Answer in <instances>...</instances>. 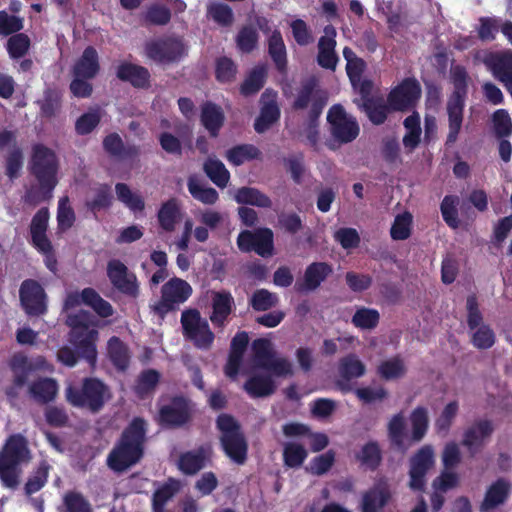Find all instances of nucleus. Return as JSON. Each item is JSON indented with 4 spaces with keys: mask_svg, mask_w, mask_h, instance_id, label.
I'll list each match as a JSON object with an SVG mask.
<instances>
[{
    "mask_svg": "<svg viewBox=\"0 0 512 512\" xmlns=\"http://www.w3.org/2000/svg\"><path fill=\"white\" fill-rule=\"evenodd\" d=\"M145 56L157 64H172L186 55L183 41L176 37H160L149 40L144 45Z\"/></svg>",
    "mask_w": 512,
    "mask_h": 512,
    "instance_id": "obj_12",
    "label": "nucleus"
},
{
    "mask_svg": "<svg viewBox=\"0 0 512 512\" xmlns=\"http://www.w3.org/2000/svg\"><path fill=\"white\" fill-rule=\"evenodd\" d=\"M307 451L303 445L295 442H288L283 448V461L289 468L300 467L307 458Z\"/></svg>",
    "mask_w": 512,
    "mask_h": 512,
    "instance_id": "obj_56",
    "label": "nucleus"
},
{
    "mask_svg": "<svg viewBox=\"0 0 512 512\" xmlns=\"http://www.w3.org/2000/svg\"><path fill=\"white\" fill-rule=\"evenodd\" d=\"M460 199L456 195H446L440 204V211L444 222L452 229L460 226L458 205Z\"/></svg>",
    "mask_w": 512,
    "mask_h": 512,
    "instance_id": "obj_53",
    "label": "nucleus"
},
{
    "mask_svg": "<svg viewBox=\"0 0 512 512\" xmlns=\"http://www.w3.org/2000/svg\"><path fill=\"white\" fill-rule=\"evenodd\" d=\"M459 410L457 401L449 402L442 410L441 414L435 420V430L438 434L446 435L456 418Z\"/></svg>",
    "mask_w": 512,
    "mask_h": 512,
    "instance_id": "obj_60",
    "label": "nucleus"
},
{
    "mask_svg": "<svg viewBox=\"0 0 512 512\" xmlns=\"http://www.w3.org/2000/svg\"><path fill=\"white\" fill-rule=\"evenodd\" d=\"M181 324L184 336L191 340L195 347L208 350L211 348L215 335L208 321L201 317L197 309H187L181 314Z\"/></svg>",
    "mask_w": 512,
    "mask_h": 512,
    "instance_id": "obj_13",
    "label": "nucleus"
},
{
    "mask_svg": "<svg viewBox=\"0 0 512 512\" xmlns=\"http://www.w3.org/2000/svg\"><path fill=\"white\" fill-rule=\"evenodd\" d=\"M254 361L257 367L264 369L275 356L271 342L265 338L255 339L252 343Z\"/></svg>",
    "mask_w": 512,
    "mask_h": 512,
    "instance_id": "obj_59",
    "label": "nucleus"
},
{
    "mask_svg": "<svg viewBox=\"0 0 512 512\" xmlns=\"http://www.w3.org/2000/svg\"><path fill=\"white\" fill-rule=\"evenodd\" d=\"M220 444L225 455L234 463L243 465L247 460L248 443L239 422L230 414L221 413L216 419Z\"/></svg>",
    "mask_w": 512,
    "mask_h": 512,
    "instance_id": "obj_7",
    "label": "nucleus"
},
{
    "mask_svg": "<svg viewBox=\"0 0 512 512\" xmlns=\"http://www.w3.org/2000/svg\"><path fill=\"white\" fill-rule=\"evenodd\" d=\"M200 122L210 137H218L225 122L222 108L211 101L204 102L201 106Z\"/></svg>",
    "mask_w": 512,
    "mask_h": 512,
    "instance_id": "obj_30",
    "label": "nucleus"
},
{
    "mask_svg": "<svg viewBox=\"0 0 512 512\" xmlns=\"http://www.w3.org/2000/svg\"><path fill=\"white\" fill-rule=\"evenodd\" d=\"M116 77L134 88H147L150 85V72L141 65L123 61L116 68Z\"/></svg>",
    "mask_w": 512,
    "mask_h": 512,
    "instance_id": "obj_27",
    "label": "nucleus"
},
{
    "mask_svg": "<svg viewBox=\"0 0 512 512\" xmlns=\"http://www.w3.org/2000/svg\"><path fill=\"white\" fill-rule=\"evenodd\" d=\"M262 153L258 147L253 144H238L226 151L225 157L233 166H241L245 162L258 160Z\"/></svg>",
    "mask_w": 512,
    "mask_h": 512,
    "instance_id": "obj_40",
    "label": "nucleus"
},
{
    "mask_svg": "<svg viewBox=\"0 0 512 512\" xmlns=\"http://www.w3.org/2000/svg\"><path fill=\"white\" fill-rule=\"evenodd\" d=\"M333 273L332 265L327 262H312L309 264L303 275L302 281H297L295 289L297 292H312Z\"/></svg>",
    "mask_w": 512,
    "mask_h": 512,
    "instance_id": "obj_25",
    "label": "nucleus"
},
{
    "mask_svg": "<svg viewBox=\"0 0 512 512\" xmlns=\"http://www.w3.org/2000/svg\"><path fill=\"white\" fill-rule=\"evenodd\" d=\"M243 389L253 399L265 398L274 394L276 384L271 376L256 374L246 380Z\"/></svg>",
    "mask_w": 512,
    "mask_h": 512,
    "instance_id": "obj_34",
    "label": "nucleus"
},
{
    "mask_svg": "<svg viewBox=\"0 0 512 512\" xmlns=\"http://www.w3.org/2000/svg\"><path fill=\"white\" fill-rule=\"evenodd\" d=\"M511 484L505 478H498L486 490L480 504L481 512H488L504 504L509 498Z\"/></svg>",
    "mask_w": 512,
    "mask_h": 512,
    "instance_id": "obj_28",
    "label": "nucleus"
},
{
    "mask_svg": "<svg viewBox=\"0 0 512 512\" xmlns=\"http://www.w3.org/2000/svg\"><path fill=\"white\" fill-rule=\"evenodd\" d=\"M338 372L343 378L357 379L365 374L366 367L356 354L351 353L340 359Z\"/></svg>",
    "mask_w": 512,
    "mask_h": 512,
    "instance_id": "obj_51",
    "label": "nucleus"
},
{
    "mask_svg": "<svg viewBox=\"0 0 512 512\" xmlns=\"http://www.w3.org/2000/svg\"><path fill=\"white\" fill-rule=\"evenodd\" d=\"M32 459L27 438L21 433L9 435L0 449V482L3 487L16 489L20 484L22 466Z\"/></svg>",
    "mask_w": 512,
    "mask_h": 512,
    "instance_id": "obj_4",
    "label": "nucleus"
},
{
    "mask_svg": "<svg viewBox=\"0 0 512 512\" xmlns=\"http://www.w3.org/2000/svg\"><path fill=\"white\" fill-rule=\"evenodd\" d=\"M94 197L85 201L86 208L96 215L101 210L109 209L113 202L110 185L100 184L93 189Z\"/></svg>",
    "mask_w": 512,
    "mask_h": 512,
    "instance_id": "obj_49",
    "label": "nucleus"
},
{
    "mask_svg": "<svg viewBox=\"0 0 512 512\" xmlns=\"http://www.w3.org/2000/svg\"><path fill=\"white\" fill-rule=\"evenodd\" d=\"M236 243L238 249L243 253L255 252L263 258H269L274 254V234L267 227L254 231H241L237 236Z\"/></svg>",
    "mask_w": 512,
    "mask_h": 512,
    "instance_id": "obj_17",
    "label": "nucleus"
},
{
    "mask_svg": "<svg viewBox=\"0 0 512 512\" xmlns=\"http://www.w3.org/2000/svg\"><path fill=\"white\" fill-rule=\"evenodd\" d=\"M192 293L193 289L187 281L172 277L162 285L160 299L151 306L152 312L163 319L185 303Z\"/></svg>",
    "mask_w": 512,
    "mask_h": 512,
    "instance_id": "obj_9",
    "label": "nucleus"
},
{
    "mask_svg": "<svg viewBox=\"0 0 512 512\" xmlns=\"http://www.w3.org/2000/svg\"><path fill=\"white\" fill-rule=\"evenodd\" d=\"M336 31L332 26L325 28V35L321 36L318 41L317 63L320 67L335 71L339 61L336 48Z\"/></svg>",
    "mask_w": 512,
    "mask_h": 512,
    "instance_id": "obj_26",
    "label": "nucleus"
},
{
    "mask_svg": "<svg viewBox=\"0 0 512 512\" xmlns=\"http://www.w3.org/2000/svg\"><path fill=\"white\" fill-rule=\"evenodd\" d=\"M82 303L92 308L101 318H108L114 313L112 305L91 287L82 290Z\"/></svg>",
    "mask_w": 512,
    "mask_h": 512,
    "instance_id": "obj_42",
    "label": "nucleus"
},
{
    "mask_svg": "<svg viewBox=\"0 0 512 512\" xmlns=\"http://www.w3.org/2000/svg\"><path fill=\"white\" fill-rule=\"evenodd\" d=\"M52 466L47 460H41L37 467L28 476L24 485V493L26 496H31L39 492L48 482L49 473Z\"/></svg>",
    "mask_w": 512,
    "mask_h": 512,
    "instance_id": "obj_41",
    "label": "nucleus"
},
{
    "mask_svg": "<svg viewBox=\"0 0 512 512\" xmlns=\"http://www.w3.org/2000/svg\"><path fill=\"white\" fill-rule=\"evenodd\" d=\"M357 106L366 113L374 125L383 124L391 110L388 103H384L382 99H367V102H357Z\"/></svg>",
    "mask_w": 512,
    "mask_h": 512,
    "instance_id": "obj_47",
    "label": "nucleus"
},
{
    "mask_svg": "<svg viewBox=\"0 0 512 512\" xmlns=\"http://www.w3.org/2000/svg\"><path fill=\"white\" fill-rule=\"evenodd\" d=\"M407 372L405 363L400 356H394L382 361L377 367V374L384 380H395L403 377Z\"/></svg>",
    "mask_w": 512,
    "mask_h": 512,
    "instance_id": "obj_50",
    "label": "nucleus"
},
{
    "mask_svg": "<svg viewBox=\"0 0 512 512\" xmlns=\"http://www.w3.org/2000/svg\"><path fill=\"white\" fill-rule=\"evenodd\" d=\"M210 321L216 328H224L235 309V301L230 291L221 290L212 293Z\"/></svg>",
    "mask_w": 512,
    "mask_h": 512,
    "instance_id": "obj_24",
    "label": "nucleus"
},
{
    "mask_svg": "<svg viewBox=\"0 0 512 512\" xmlns=\"http://www.w3.org/2000/svg\"><path fill=\"white\" fill-rule=\"evenodd\" d=\"M330 133L338 144L353 142L360 133L357 119L346 112L341 104H334L327 113Z\"/></svg>",
    "mask_w": 512,
    "mask_h": 512,
    "instance_id": "obj_14",
    "label": "nucleus"
},
{
    "mask_svg": "<svg viewBox=\"0 0 512 512\" xmlns=\"http://www.w3.org/2000/svg\"><path fill=\"white\" fill-rule=\"evenodd\" d=\"M454 86L447 101L448 134L446 146H452L458 139L464 119L465 100L468 93V74L463 66H456L451 71Z\"/></svg>",
    "mask_w": 512,
    "mask_h": 512,
    "instance_id": "obj_5",
    "label": "nucleus"
},
{
    "mask_svg": "<svg viewBox=\"0 0 512 512\" xmlns=\"http://www.w3.org/2000/svg\"><path fill=\"white\" fill-rule=\"evenodd\" d=\"M380 321V313L374 308L360 307L352 316V324L361 330H372Z\"/></svg>",
    "mask_w": 512,
    "mask_h": 512,
    "instance_id": "obj_54",
    "label": "nucleus"
},
{
    "mask_svg": "<svg viewBox=\"0 0 512 512\" xmlns=\"http://www.w3.org/2000/svg\"><path fill=\"white\" fill-rule=\"evenodd\" d=\"M205 464L206 449L203 446L182 453L178 460V467L185 475H195L205 467Z\"/></svg>",
    "mask_w": 512,
    "mask_h": 512,
    "instance_id": "obj_38",
    "label": "nucleus"
},
{
    "mask_svg": "<svg viewBox=\"0 0 512 512\" xmlns=\"http://www.w3.org/2000/svg\"><path fill=\"white\" fill-rule=\"evenodd\" d=\"M181 216L180 206L176 198H170L161 204L157 219L159 226L166 232H173Z\"/></svg>",
    "mask_w": 512,
    "mask_h": 512,
    "instance_id": "obj_36",
    "label": "nucleus"
},
{
    "mask_svg": "<svg viewBox=\"0 0 512 512\" xmlns=\"http://www.w3.org/2000/svg\"><path fill=\"white\" fill-rule=\"evenodd\" d=\"M63 503L65 507L63 512H92L89 501L80 492H67Z\"/></svg>",
    "mask_w": 512,
    "mask_h": 512,
    "instance_id": "obj_64",
    "label": "nucleus"
},
{
    "mask_svg": "<svg viewBox=\"0 0 512 512\" xmlns=\"http://www.w3.org/2000/svg\"><path fill=\"white\" fill-rule=\"evenodd\" d=\"M326 104L327 97L325 92L318 89V80L310 77L301 82L291 107L295 111L309 108L307 118L314 121L319 120Z\"/></svg>",
    "mask_w": 512,
    "mask_h": 512,
    "instance_id": "obj_10",
    "label": "nucleus"
},
{
    "mask_svg": "<svg viewBox=\"0 0 512 512\" xmlns=\"http://www.w3.org/2000/svg\"><path fill=\"white\" fill-rule=\"evenodd\" d=\"M40 114L43 118L51 119L57 115L62 105V94L56 88L44 90L43 98L37 101Z\"/></svg>",
    "mask_w": 512,
    "mask_h": 512,
    "instance_id": "obj_44",
    "label": "nucleus"
},
{
    "mask_svg": "<svg viewBox=\"0 0 512 512\" xmlns=\"http://www.w3.org/2000/svg\"><path fill=\"white\" fill-rule=\"evenodd\" d=\"M30 397L39 404H48L57 396L58 383L50 377H39L28 385Z\"/></svg>",
    "mask_w": 512,
    "mask_h": 512,
    "instance_id": "obj_32",
    "label": "nucleus"
},
{
    "mask_svg": "<svg viewBox=\"0 0 512 512\" xmlns=\"http://www.w3.org/2000/svg\"><path fill=\"white\" fill-rule=\"evenodd\" d=\"M67 325L71 328L70 341L75 349L62 346L57 352V360L67 367H74L79 358H83L91 368L97 363L96 341L99 332L92 327L91 315L86 311H79L67 318Z\"/></svg>",
    "mask_w": 512,
    "mask_h": 512,
    "instance_id": "obj_1",
    "label": "nucleus"
},
{
    "mask_svg": "<svg viewBox=\"0 0 512 512\" xmlns=\"http://www.w3.org/2000/svg\"><path fill=\"white\" fill-rule=\"evenodd\" d=\"M264 68L253 69L240 86V93L243 96H251L259 92L265 84Z\"/></svg>",
    "mask_w": 512,
    "mask_h": 512,
    "instance_id": "obj_62",
    "label": "nucleus"
},
{
    "mask_svg": "<svg viewBox=\"0 0 512 512\" xmlns=\"http://www.w3.org/2000/svg\"><path fill=\"white\" fill-rule=\"evenodd\" d=\"M101 122V113L98 108L83 113L75 122L77 135L85 136L90 134Z\"/></svg>",
    "mask_w": 512,
    "mask_h": 512,
    "instance_id": "obj_61",
    "label": "nucleus"
},
{
    "mask_svg": "<svg viewBox=\"0 0 512 512\" xmlns=\"http://www.w3.org/2000/svg\"><path fill=\"white\" fill-rule=\"evenodd\" d=\"M409 419L412 427V441H422L423 438L426 436L429 428V415L427 408L424 406H417L411 412Z\"/></svg>",
    "mask_w": 512,
    "mask_h": 512,
    "instance_id": "obj_48",
    "label": "nucleus"
},
{
    "mask_svg": "<svg viewBox=\"0 0 512 512\" xmlns=\"http://www.w3.org/2000/svg\"><path fill=\"white\" fill-rule=\"evenodd\" d=\"M487 65L495 78L504 84L507 91H512V52L492 54Z\"/></svg>",
    "mask_w": 512,
    "mask_h": 512,
    "instance_id": "obj_29",
    "label": "nucleus"
},
{
    "mask_svg": "<svg viewBox=\"0 0 512 512\" xmlns=\"http://www.w3.org/2000/svg\"><path fill=\"white\" fill-rule=\"evenodd\" d=\"M22 309L29 317H39L48 310V296L43 286L35 279H25L19 288Z\"/></svg>",
    "mask_w": 512,
    "mask_h": 512,
    "instance_id": "obj_18",
    "label": "nucleus"
},
{
    "mask_svg": "<svg viewBox=\"0 0 512 512\" xmlns=\"http://www.w3.org/2000/svg\"><path fill=\"white\" fill-rule=\"evenodd\" d=\"M115 192L117 199L131 211L141 212L145 209L143 198L138 194H134L127 184L117 183L115 185Z\"/></svg>",
    "mask_w": 512,
    "mask_h": 512,
    "instance_id": "obj_55",
    "label": "nucleus"
},
{
    "mask_svg": "<svg viewBox=\"0 0 512 512\" xmlns=\"http://www.w3.org/2000/svg\"><path fill=\"white\" fill-rule=\"evenodd\" d=\"M495 428L493 422L489 419L475 420L468 428L465 429L461 444L469 454L475 456L490 439Z\"/></svg>",
    "mask_w": 512,
    "mask_h": 512,
    "instance_id": "obj_21",
    "label": "nucleus"
},
{
    "mask_svg": "<svg viewBox=\"0 0 512 512\" xmlns=\"http://www.w3.org/2000/svg\"><path fill=\"white\" fill-rule=\"evenodd\" d=\"M355 457L362 466L370 471L377 470L383 459L382 451L376 441H369L364 444Z\"/></svg>",
    "mask_w": 512,
    "mask_h": 512,
    "instance_id": "obj_43",
    "label": "nucleus"
},
{
    "mask_svg": "<svg viewBox=\"0 0 512 512\" xmlns=\"http://www.w3.org/2000/svg\"><path fill=\"white\" fill-rule=\"evenodd\" d=\"M405 429L406 423L403 413L399 412L393 415L387 425L388 439L391 446L401 452H405L407 450V446L405 445Z\"/></svg>",
    "mask_w": 512,
    "mask_h": 512,
    "instance_id": "obj_39",
    "label": "nucleus"
},
{
    "mask_svg": "<svg viewBox=\"0 0 512 512\" xmlns=\"http://www.w3.org/2000/svg\"><path fill=\"white\" fill-rule=\"evenodd\" d=\"M146 25L164 26L171 20V11L164 5L152 4L143 15Z\"/></svg>",
    "mask_w": 512,
    "mask_h": 512,
    "instance_id": "obj_63",
    "label": "nucleus"
},
{
    "mask_svg": "<svg viewBox=\"0 0 512 512\" xmlns=\"http://www.w3.org/2000/svg\"><path fill=\"white\" fill-rule=\"evenodd\" d=\"M160 381V373L155 369L143 370L135 384V393L144 398L154 392Z\"/></svg>",
    "mask_w": 512,
    "mask_h": 512,
    "instance_id": "obj_52",
    "label": "nucleus"
},
{
    "mask_svg": "<svg viewBox=\"0 0 512 512\" xmlns=\"http://www.w3.org/2000/svg\"><path fill=\"white\" fill-rule=\"evenodd\" d=\"M146 434V420L142 417H134L108 454V467L115 472H123L138 463L144 454Z\"/></svg>",
    "mask_w": 512,
    "mask_h": 512,
    "instance_id": "obj_2",
    "label": "nucleus"
},
{
    "mask_svg": "<svg viewBox=\"0 0 512 512\" xmlns=\"http://www.w3.org/2000/svg\"><path fill=\"white\" fill-rule=\"evenodd\" d=\"M106 272L111 285L118 292L131 299L139 297L140 284L137 276L121 260H109Z\"/></svg>",
    "mask_w": 512,
    "mask_h": 512,
    "instance_id": "obj_19",
    "label": "nucleus"
},
{
    "mask_svg": "<svg viewBox=\"0 0 512 512\" xmlns=\"http://www.w3.org/2000/svg\"><path fill=\"white\" fill-rule=\"evenodd\" d=\"M203 171L221 189L225 188L230 180V172L223 162L217 158H207L203 165Z\"/></svg>",
    "mask_w": 512,
    "mask_h": 512,
    "instance_id": "obj_45",
    "label": "nucleus"
},
{
    "mask_svg": "<svg viewBox=\"0 0 512 512\" xmlns=\"http://www.w3.org/2000/svg\"><path fill=\"white\" fill-rule=\"evenodd\" d=\"M107 356L118 371H126L130 365L131 354L128 345L119 337L112 336L107 341Z\"/></svg>",
    "mask_w": 512,
    "mask_h": 512,
    "instance_id": "obj_33",
    "label": "nucleus"
},
{
    "mask_svg": "<svg viewBox=\"0 0 512 512\" xmlns=\"http://www.w3.org/2000/svg\"><path fill=\"white\" fill-rule=\"evenodd\" d=\"M259 35L257 30L251 25L243 26L236 36V46L242 53H251L258 44Z\"/></svg>",
    "mask_w": 512,
    "mask_h": 512,
    "instance_id": "obj_57",
    "label": "nucleus"
},
{
    "mask_svg": "<svg viewBox=\"0 0 512 512\" xmlns=\"http://www.w3.org/2000/svg\"><path fill=\"white\" fill-rule=\"evenodd\" d=\"M278 302L279 298L276 293L262 288L254 291L249 300V305L255 311H267L275 307Z\"/></svg>",
    "mask_w": 512,
    "mask_h": 512,
    "instance_id": "obj_58",
    "label": "nucleus"
},
{
    "mask_svg": "<svg viewBox=\"0 0 512 512\" xmlns=\"http://www.w3.org/2000/svg\"><path fill=\"white\" fill-rule=\"evenodd\" d=\"M260 113L254 121V129L262 134L268 131L281 116L277 102V92L273 89H266L260 97Z\"/></svg>",
    "mask_w": 512,
    "mask_h": 512,
    "instance_id": "obj_22",
    "label": "nucleus"
},
{
    "mask_svg": "<svg viewBox=\"0 0 512 512\" xmlns=\"http://www.w3.org/2000/svg\"><path fill=\"white\" fill-rule=\"evenodd\" d=\"M235 201L241 205H251L259 208L270 209L272 200L268 195L254 187H240L236 190Z\"/></svg>",
    "mask_w": 512,
    "mask_h": 512,
    "instance_id": "obj_37",
    "label": "nucleus"
},
{
    "mask_svg": "<svg viewBox=\"0 0 512 512\" xmlns=\"http://www.w3.org/2000/svg\"><path fill=\"white\" fill-rule=\"evenodd\" d=\"M268 54L271 57L276 69L280 73L287 71V51L279 30H274L268 38Z\"/></svg>",
    "mask_w": 512,
    "mask_h": 512,
    "instance_id": "obj_35",
    "label": "nucleus"
},
{
    "mask_svg": "<svg viewBox=\"0 0 512 512\" xmlns=\"http://www.w3.org/2000/svg\"><path fill=\"white\" fill-rule=\"evenodd\" d=\"M110 397L109 387L96 377H85L81 386L70 384L65 389V398L70 405L91 413L100 412Z\"/></svg>",
    "mask_w": 512,
    "mask_h": 512,
    "instance_id": "obj_6",
    "label": "nucleus"
},
{
    "mask_svg": "<svg viewBox=\"0 0 512 512\" xmlns=\"http://www.w3.org/2000/svg\"><path fill=\"white\" fill-rule=\"evenodd\" d=\"M49 221V210L46 207L40 208L32 217L30 224L31 243L34 248L45 256V265L53 273L57 270V259L53 246L47 237Z\"/></svg>",
    "mask_w": 512,
    "mask_h": 512,
    "instance_id": "obj_11",
    "label": "nucleus"
},
{
    "mask_svg": "<svg viewBox=\"0 0 512 512\" xmlns=\"http://www.w3.org/2000/svg\"><path fill=\"white\" fill-rule=\"evenodd\" d=\"M30 172L38 181L39 188L28 190L25 201L32 205L49 201L58 184V159L55 152L43 144H36L33 147Z\"/></svg>",
    "mask_w": 512,
    "mask_h": 512,
    "instance_id": "obj_3",
    "label": "nucleus"
},
{
    "mask_svg": "<svg viewBox=\"0 0 512 512\" xmlns=\"http://www.w3.org/2000/svg\"><path fill=\"white\" fill-rule=\"evenodd\" d=\"M193 413L194 403L190 398L174 395L159 407L155 421L166 430L180 429L192 421Z\"/></svg>",
    "mask_w": 512,
    "mask_h": 512,
    "instance_id": "obj_8",
    "label": "nucleus"
},
{
    "mask_svg": "<svg viewBox=\"0 0 512 512\" xmlns=\"http://www.w3.org/2000/svg\"><path fill=\"white\" fill-rule=\"evenodd\" d=\"M100 71L99 55L93 46H87L72 68L73 76L95 78Z\"/></svg>",
    "mask_w": 512,
    "mask_h": 512,
    "instance_id": "obj_31",
    "label": "nucleus"
},
{
    "mask_svg": "<svg viewBox=\"0 0 512 512\" xmlns=\"http://www.w3.org/2000/svg\"><path fill=\"white\" fill-rule=\"evenodd\" d=\"M391 498L392 492L389 481L382 477L363 493L360 510L361 512H381Z\"/></svg>",
    "mask_w": 512,
    "mask_h": 512,
    "instance_id": "obj_23",
    "label": "nucleus"
},
{
    "mask_svg": "<svg viewBox=\"0 0 512 512\" xmlns=\"http://www.w3.org/2000/svg\"><path fill=\"white\" fill-rule=\"evenodd\" d=\"M103 148L114 157H135L139 153L138 147L130 145L124 146V142L118 133H110L103 139Z\"/></svg>",
    "mask_w": 512,
    "mask_h": 512,
    "instance_id": "obj_46",
    "label": "nucleus"
},
{
    "mask_svg": "<svg viewBox=\"0 0 512 512\" xmlns=\"http://www.w3.org/2000/svg\"><path fill=\"white\" fill-rule=\"evenodd\" d=\"M435 464L434 450L431 445L419 448L408 461V487L413 492H423L427 484V474Z\"/></svg>",
    "mask_w": 512,
    "mask_h": 512,
    "instance_id": "obj_15",
    "label": "nucleus"
},
{
    "mask_svg": "<svg viewBox=\"0 0 512 512\" xmlns=\"http://www.w3.org/2000/svg\"><path fill=\"white\" fill-rule=\"evenodd\" d=\"M421 93L419 81L414 77H407L391 89L387 95V103L391 111L408 112L416 107Z\"/></svg>",
    "mask_w": 512,
    "mask_h": 512,
    "instance_id": "obj_16",
    "label": "nucleus"
},
{
    "mask_svg": "<svg viewBox=\"0 0 512 512\" xmlns=\"http://www.w3.org/2000/svg\"><path fill=\"white\" fill-rule=\"evenodd\" d=\"M9 367L12 372V381L5 388V395L9 402H15L20 396V390L28 384L29 376L35 367L29 359L24 355H14Z\"/></svg>",
    "mask_w": 512,
    "mask_h": 512,
    "instance_id": "obj_20",
    "label": "nucleus"
}]
</instances>
